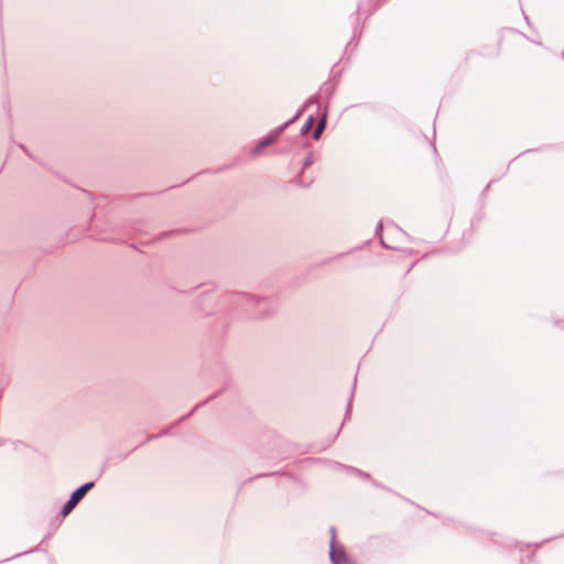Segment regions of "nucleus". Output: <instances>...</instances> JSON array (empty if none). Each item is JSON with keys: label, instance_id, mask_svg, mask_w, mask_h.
Wrapping results in <instances>:
<instances>
[{"label": "nucleus", "instance_id": "nucleus-1", "mask_svg": "<svg viewBox=\"0 0 564 564\" xmlns=\"http://www.w3.org/2000/svg\"><path fill=\"white\" fill-rule=\"evenodd\" d=\"M94 486L93 482H88V484H85L83 486H80L78 489H76L72 496H70V499H73V501L75 502H79L84 497L85 495L87 494V491Z\"/></svg>", "mask_w": 564, "mask_h": 564}, {"label": "nucleus", "instance_id": "nucleus-2", "mask_svg": "<svg viewBox=\"0 0 564 564\" xmlns=\"http://www.w3.org/2000/svg\"><path fill=\"white\" fill-rule=\"evenodd\" d=\"M330 557L334 564H351L341 551H332Z\"/></svg>", "mask_w": 564, "mask_h": 564}, {"label": "nucleus", "instance_id": "nucleus-3", "mask_svg": "<svg viewBox=\"0 0 564 564\" xmlns=\"http://www.w3.org/2000/svg\"><path fill=\"white\" fill-rule=\"evenodd\" d=\"M278 135H279V131H275V132L269 134L268 137H265L263 140L260 141L257 150L259 148H263V147H267V145L272 144L273 142H275V140L278 139Z\"/></svg>", "mask_w": 564, "mask_h": 564}, {"label": "nucleus", "instance_id": "nucleus-4", "mask_svg": "<svg viewBox=\"0 0 564 564\" xmlns=\"http://www.w3.org/2000/svg\"><path fill=\"white\" fill-rule=\"evenodd\" d=\"M76 505L77 502L73 501V499L69 498V500L65 503L62 510V516L66 517L67 514H69L70 511L76 507Z\"/></svg>", "mask_w": 564, "mask_h": 564}, {"label": "nucleus", "instance_id": "nucleus-5", "mask_svg": "<svg viewBox=\"0 0 564 564\" xmlns=\"http://www.w3.org/2000/svg\"><path fill=\"white\" fill-rule=\"evenodd\" d=\"M324 127H325V122L324 120H322L318 126L316 127L315 131H314V139H318L324 130Z\"/></svg>", "mask_w": 564, "mask_h": 564}, {"label": "nucleus", "instance_id": "nucleus-6", "mask_svg": "<svg viewBox=\"0 0 564 564\" xmlns=\"http://www.w3.org/2000/svg\"><path fill=\"white\" fill-rule=\"evenodd\" d=\"M313 122H314V119L312 117H310L303 127L304 133H306L311 129Z\"/></svg>", "mask_w": 564, "mask_h": 564}]
</instances>
